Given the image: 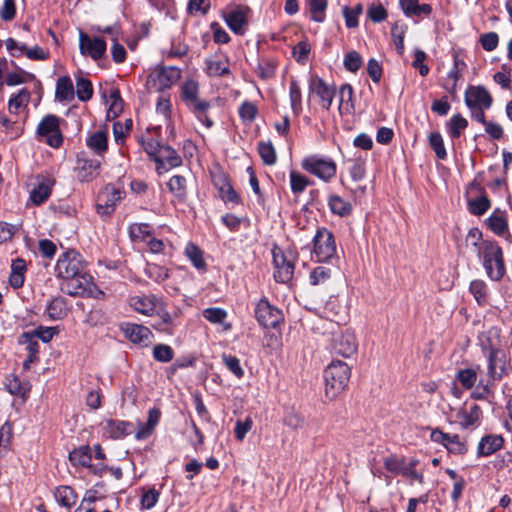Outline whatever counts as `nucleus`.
<instances>
[{
  "mask_svg": "<svg viewBox=\"0 0 512 512\" xmlns=\"http://www.w3.org/2000/svg\"><path fill=\"white\" fill-rule=\"evenodd\" d=\"M56 276L61 278V290L70 296H84L92 292V276L86 270L82 256L74 251L61 255L55 266Z\"/></svg>",
  "mask_w": 512,
  "mask_h": 512,
  "instance_id": "1",
  "label": "nucleus"
},
{
  "mask_svg": "<svg viewBox=\"0 0 512 512\" xmlns=\"http://www.w3.org/2000/svg\"><path fill=\"white\" fill-rule=\"evenodd\" d=\"M477 256L482 260L487 276L494 280H500L505 274V264L503 251L501 247L494 241H482L481 243H473Z\"/></svg>",
  "mask_w": 512,
  "mask_h": 512,
  "instance_id": "2",
  "label": "nucleus"
},
{
  "mask_svg": "<svg viewBox=\"0 0 512 512\" xmlns=\"http://www.w3.org/2000/svg\"><path fill=\"white\" fill-rule=\"evenodd\" d=\"M199 85L194 80H187L181 86V99L195 117L203 123L206 128L213 126V121L208 117L210 103L198 97Z\"/></svg>",
  "mask_w": 512,
  "mask_h": 512,
  "instance_id": "3",
  "label": "nucleus"
},
{
  "mask_svg": "<svg viewBox=\"0 0 512 512\" xmlns=\"http://www.w3.org/2000/svg\"><path fill=\"white\" fill-rule=\"evenodd\" d=\"M350 367L343 361H332L324 370L325 395L334 399L347 386L350 379Z\"/></svg>",
  "mask_w": 512,
  "mask_h": 512,
  "instance_id": "4",
  "label": "nucleus"
},
{
  "mask_svg": "<svg viewBox=\"0 0 512 512\" xmlns=\"http://www.w3.org/2000/svg\"><path fill=\"white\" fill-rule=\"evenodd\" d=\"M337 254L333 233L325 227L318 228L313 237V255L318 262H328Z\"/></svg>",
  "mask_w": 512,
  "mask_h": 512,
  "instance_id": "5",
  "label": "nucleus"
},
{
  "mask_svg": "<svg viewBox=\"0 0 512 512\" xmlns=\"http://www.w3.org/2000/svg\"><path fill=\"white\" fill-rule=\"evenodd\" d=\"M125 191L114 184H107L101 189L97 196L96 212L102 218L110 217L123 198Z\"/></svg>",
  "mask_w": 512,
  "mask_h": 512,
  "instance_id": "6",
  "label": "nucleus"
},
{
  "mask_svg": "<svg viewBox=\"0 0 512 512\" xmlns=\"http://www.w3.org/2000/svg\"><path fill=\"white\" fill-rule=\"evenodd\" d=\"M301 165L305 171L325 182L333 179L337 171L336 163L332 159L317 155L304 158Z\"/></svg>",
  "mask_w": 512,
  "mask_h": 512,
  "instance_id": "7",
  "label": "nucleus"
},
{
  "mask_svg": "<svg viewBox=\"0 0 512 512\" xmlns=\"http://www.w3.org/2000/svg\"><path fill=\"white\" fill-rule=\"evenodd\" d=\"M59 121V117L47 115L41 120L37 127V134L45 138V142L53 148H58L63 142Z\"/></svg>",
  "mask_w": 512,
  "mask_h": 512,
  "instance_id": "8",
  "label": "nucleus"
},
{
  "mask_svg": "<svg viewBox=\"0 0 512 512\" xmlns=\"http://www.w3.org/2000/svg\"><path fill=\"white\" fill-rule=\"evenodd\" d=\"M482 350L488 360V374L495 380L500 379L506 370L505 354L502 350L496 349L490 340L488 343H482Z\"/></svg>",
  "mask_w": 512,
  "mask_h": 512,
  "instance_id": "9",
  "label": "nucleus"
},
{
  "mask_svg": "<svg viewBox=\"0 0 512 512\" xmlns=\"http://www.w3.org/2000/svg\"><path fill=\"white\" fill-rule=\"evenodd\" d=\"M181 70L177 67H161L151 72L148 77V84L156 90L161 91L170 88L178 81Z\"/></svg>",
  "mask_w": 512,
  "mask_h": 512,
  "instance_id": "10",
  "label": "nucleus"
},
{
  "mask_svg": "<svg viewBox=\"0 0 512 512\" xmlns=\"http://www.w3.org/2000/svg\"><path fill=\"white\" fill-rule=\"evenodd\" d=\"M333 351L345 358H349L357 352L358 342L353 331L349 329L334 333L332 339Z\"/></svg>",
  "mask_w": 512,
  "mask_h": 512,
  "instance_id": "11",
  "label": "nucleus"
},
{
  "mask_svg": "<svg viewBox=\"0 0 512 512\" xmlns=\"http://www.w3.org/2000/svg\"><path fill=\"white\" fill-rule=\"evenodd\" d=\"M255 317L258 323L265 328H275L283 320L282 312L272 306L266 298L257 303Z\"/></svg>",
  "mask_w": 512,
  "mask_h": 512,
  "instance_id": "12",
  "label": "nucleus"
},
{
  "mask_svg": "<svg viewBox=\"0 0 512 512\" xmlns=\"http://www.w3.org/2000/svg\"><path fill=\"white\" fill-rule=\"evenodd\" d=\"M106 41L102 37H91L84 32L79 34V49L84 56L97 61L106 55Z\"/></svg>",
  "mask_w": 512,
  "mask_h": 512,
  "instance_id": "13",
  "label": "nucleus"
},
{
  "mask_svg": "<svg viewBox=\"0 0 512 512\" xmlns=\"http://www.w3.org/2000/svg\"><path fill=\"white\" fill-rule=\"evenodd\" d=\"M129 305L140 314L153 316L158 308L163 306V301L154 294H141L130 297Z\"/></svg>",
  "mask_w": 512,
  "mask_h": 512,
  "instance_id": "14",
  "label": "nucleus"
},
{
  "mask_svg": "<svg viewBox=\"0 0 512 512\" xmlns=\"http://www.w3.org/2000/svg\"><path fill=\"white\" fill-rule=\"evenodd\" d=\"M493 99L489 91L483 86H469L465 92V104L469 109H489Z\"/></svg>",
  "mask_w": 512,
  "mask_h": 512,
  "instance_id": "15",
  "label": "nucleus"
},
{
  "mask_svg": "<svg viewBox=\"0 0 512 512\" xmlns=\"http://www.w3.org/2000/svg\"><path fill=\"white\" fill-rule=\"evenodd\" d=\"M430 438L433 442L444 445L452 453L464 454L467 451L465 443L457 434L444 433L439 429H434Z\"/></svg>",
  "mask_w": 512,
  "mask_h": 512,
  "instance_id": "16",
  "label": "nucleus"
},
{
  "mask_svg": "<svg viewBox=\"0 0 512 512\" xmlns=\"http://www.w3.org/2000/svg\"><path fill=\"white\" fill-rule=\"evenodd\" d=\"M101 426L103 435L111 439H120L133 433V424L128 421L107 419Z\"/></svg>",
  "mask_w": 512,
  "mask_h": 512,
  "instance_id": "17",
  "label": "nucleus"
},
{
  "mask_svg": "<svg viewBox=\"0 0 512 512\" xmlns=\"http://www.w3.org/2000/svg\"><path fill=\"white\" fill-rule=\"evenodd\" d=\"M273 262L275 264L274 278L279 283H288L294 274V263L280 251L273 252Z\"/></svg>",
  "mask_w": 512,
  "mask_h": 512,
  "instance_id": "18",
  "label": "nucleus"
},
{
  "mask_svg": "<svg viewBox=\"0 0 512 512\" xmlns=\"http://www.w3.org/2000/svg\"><path fill=\"white\" fill-rule=\"evenodd\" d=\"M100 166V161L96 159L78 157L76 167L77 178L81 182L92 181L99 174Z\"/></svg>",
  "mask_w": 512,
  "mask_h": 512,
  "instance_id": "19",
  "label": "nucleus"
},
{
  "mask_svg": "<svg viewBox=\"0 0 512 512\" xmlns=\"http://www.w3.org/2000/svg\"><path fill=\"white\" fill-rule=\"evenodd\" d=\"M123 332L135 344L148 345L153 337L151 330L140 324L127 323L123 327Z\"/></svg>",
  "mask_w": 512,
  "mask_h": 512,
  "instance_id": "20",
  "label": "nucleus"
},
{
  "mask_svg": "<svg viewBox=\"0 0 512 512\" xmlns=\"http://www.w3.org/2000/svg\"><path fill=\"white\" fill-rule=\"evenodd\" d=\"M55 181L50 177L38 176L37 185L30 191V199L35 205L44 203L51 194Z\"/></svg>",
  "mask_w": 512,
  "mask_h": 512,
  "instance_id": "21",
  "label": "nucleus"
},
{
  "mask_svg": "<svg viewBox=\"0 0 512 512\" xmlns=\"http://www.w3.org/2000/svg\"><path fill=\"white\" fill-rule=\"evenodd\" d=\"M310 89L320 98L321 107L325 110H329L335 96V88L318 78L312 81Z\"/></svg>",
  "mask_w": 512,
  "mask_h": 512,
  "instance_id": "22",
  "label": "nucleus"
},
{
  "mask_svg": "<svg viewBox=\"0 0 512 512\" xmlns=\"http://www.w3.org/2000/svg\"><path fill=\"white\" fill-rule=\"evenodd\" d=\"M206 71L213 77L228 75L230 73L229 58L226 55L215 54L206 60Z\"/></svg>",
  "mask_w": 512,
  "mask_h": 512,
  "instance_id": "23",
  "label": "nucleus"
},
{
  "mask_svg": "<svg viewBox=\"0 0 512 512\" xmlns=\"http://www.w3.org/2000/svg\"><path fill=\"white\" fill-rule=\"evenodd\" d=\"M482 415V411L479 405L473 404L469 407V409L462 408L458 410L456 413V418L458 420L459 425L463 429H467L475 424H477Z\"/></svg>",
  "mask_w": 512,
  "mask_h": 512,
  "instance_id": "24",
  "label": "nucleus"
},
{
  "mask_svg": "<svg viewBox=\"0 0 512 512\" xmlns=\"http://www.w3.org/2000/svg\"><path fill=\"white\" fill-rule=\"evenodd\" d=\"M228 27L236 34L242 35L247 25L246 13L242 9H234L225 16Z\"/></svg>",
  "mask_w": 512,
  "mask_h": 512,
  "instance_id": "25",
  "label": "nucleus"
},
{
  "mask_svg": "<svg viewBox=\"0 0 512 512\" xmlns=\"http://www.w3.org/2000/svg\"><path fill=\"white\" fill-rule=\"evenodd\" d=\"M354 91L350 84H344L339 89V112L350 115L354 112Z\"/></svg>",
  "mask_w": 512,
  "mask_h": 512,
  "instance_id": "26",
  "label": "nucleus"
},
{
  "mask_svg": "<svg viewBox=\"0 0 512 512\" xmlns=\"http://www.w3.org/2000/svg\"><path fill=\"white\" fill-rule=\"evenodd\" d=\"M503 438L498 435H489L481 439L478 444V454L480 456H489L503 446Z\"/></svg>",
  "mask_w": 512,
  "mask_h": 512,
  "instance_id": "27",
  "label": "nucleus"
},
{
  "mask_svg": "<svg viewBox=\"0 0 512 512\" xmlns=\"http://www.w3.org/2000/svg\"><path fill=\"white\" fill-rule=\"evenodd\" d=\"M57 503L67 509H71L77 502L78 495L70 486H59L54 493Z\"/></svg>",
  "mask_w": 512,
  "mask_h": 512,
  "instance_id": "28",
  "label": "nucleus"
},
{
  "mask_svg": "<svg viewBox=\"0 0 512 512\" xmlns=\"http://www.w3.org/2000/svg\"><path fill=\"white\" fill-rule=\"evenodd\" d=\"M168 189L174 197L181 203L187 199V180L182 175H174L168 182Z\"/></svg>",
  "mask_w": 512,
  "mask_h": 512,
  "instance_id": "29",
  "label": "nucleus"
},
{
  "mask_svg": "<svg viewBox=\"0 0 512 512\" xmlns=\"http://www.w3.org/2000/svg\"><path fill=\"white\" fill-rule=\"evenodd\" d=\"M86 144L95 154L102 156L108 149L107 133L104 131L94 132L87 138Z\"/></svg>",
  "mask_w": 512,
  "mask_h": 512,
  "instance_id": "30",
  "label": "nucleus"
},
{
  "mask_svg": "<svg viewBox=\"0 0 512 512\" xmlns=\"http://www.w3.org/2000/svg\"><path fill=\"white\" fill-rule=\"evenodd\" d=\"M69 460L76 467H91L92 451L88 445H83L69 453Z\"/></svg>",
  "mask_w": 512,
  "mask_h": 512,
  "instance_id": "31",
  "label": "nucleus"
},
{
  "mask_svg": "<svg viewBox=\"0 0 512 512\" xmlns=\"http://www.w3.org/2000/svg\"><path fill=\"white\" fill-rule=\"evenodd\" d=\"M486 222L488 227L498 236L503 235L508 230L505 211L500 209H495Z\"/></svg>",
  "mask_w": 512,
  "mask_h": 512,
  "instance_id": "32",
  "label": "nucleus"
},
{
  "mask_svg": "<svg viewBox=\"0 0 512 512\" xmlns=\"http://www.w3.org/2000/svg\"><path fill=\"white\" fill-rule=\"evenodd\" d=\"M5 387L12 395L25 399L30 391L28 383H22L15 375H9L5 379Z\"/></svg>",
  "mask_w": 512,
  "mask_h": 512,
  "instance_id": "33",
  "label": "nucleus"
},
{
  "mask_svg": "<svg viewBox=\"0 0 512 512\" xmlns=\"http://www.w3.org/2000/svg\"><path fill=\"white\" fill-rule=\"evenodd\" d=\"M55 94L59 101H70L74 98V88L69 76H63L57 80Z\"/></svg>",
  "mask_w": 512,
  "mask_h": 512,
  "instance_id": "34",
  "label": "nucleus"
},
{
  "mask_svg": "<svg viewBox=\"0 0 512 512\" xmlns=\"http://www.w3.org/2000/svg\"><path fill=\"white\" fill-rule=\"evenodd\" d=\"M328 206L333 214L340 217L348 216L352 212V205L338 195L329 196Z\"/></svg>",
  "mask_w": 512,
  "mask_h": 512,
  "instance_id": "35",
  "label": "nucleus"
},
{
  "mask_svg": "<svg viewBox=\"0 0 512 512\" xmlns=\"http://www.w3.org/2000/svg\"><path fill=\"white\" fill-rule=\"evenodd\" d=\"M468 126V121L462 117L461 114L453 115L446 123L447 133L452 139H457L461 136L463 130Z\"/></svg>",
  "mask_w": 512,
  "mask_h": 512,
  "instance_id": "36",
  "label": "nucleus"
},
{
  "mask_svg": "<svg viewBox=\"0 0 512 512\" xmlns=\"http://www.w3.org/2000/svg\"><path fill=\"white\" fill-rule=\"evenodd\" d=\"M46 313L52 320L62 319L66 315V305L62 298H54L46 307Z\"/></svg>",
  "mask_w": 512,
  "mask_h": 512,
  "instance_id": "37",
  "label": "nucleus"
},
{
  "mask_svg": "<svg viewBox=\"0 0 512 512\" xmlns=\"http://www.w3.org/2000/svg\"><path fill=\"white\" fill-rule=\"evenodd\" d=\"M289 97L292 111L298 115L302 110V94L298 82L294 79L290 81Z\"/></svg>",
  "mask_w": 512,
  "mask_h": 512,
  "instance_id": "38",
  "label": "nucleus"
},
{
  "mask_svg": "<svg viewBox=\"0 0 512 512\" xmlns=\"http://www.w3.org/2000/svg\"><path fill=\"white\" fill-rule=\"evenodd\" d=\"M30 100V92L23 88L17 94L13 95L8 103V109L10 113L17 114L18 110L26 106Z\"/></svg>",
  "mask_w": 512,
  "mask_h": 512,
  "instance_id": "39",
  "label": "nucleus"
},
{
  "mask_svg": "<svg viewBox=\"0 0 512 512\" xmlns=\"http://www.w3.org/2000/svg\"><path fill=\"white\" fill-rule=\"evenodd\" d=\"M158 157L167 163L168 168H176L182 165V158L170 146L164 145Z\"/></svg>",
  "mask_w": 512,
  "mask_h": 512,
  "instance_id": "40",
  "label": "nucleus"
},
{
  "mask_svg": "<svg viewBox=\"0 0 512 512\" xmlns=\"http://www.w3.org/2000/svg\"><path fill=\"white\" fill-rule=\"evenodd\" d=\"M258 153L266 165H274L277 160V155L274 146L270 141H260L258 143Z\"/></svg>",
  "mask_w": 512,
  "mask_h": 512,
  "instance_id": "41",
  "label": "nucleus"
},
{
  "mask_svg": "<svg viewBox=\"0 0 512 512\" xmlns=\"http://www.w3.org/2000/svg\"><path fill=\"white\" fill-rule=\"evenodd\" d=\"M326 8L327 0H310L309 10L311 19L315 22L322 23L325 20Z\"/></svg>",
  "mask_w": 512,
  "mask_h": 512,
  "instance_id": "42",
  "label": "nucleus"
},
{
  "mask_svg": "<svg viewBox=\"0 0 512 512\" xmlns=\"http://www.w3.org/2000/svg\"><path fill=\"white\" fill-rule=\"evenodd\" d=\"M469 290L479 305L486 303L487 286L483 280H473L470 283Z\"/></svg>",
  "mask_w": 512,
  "mask_h": 512,
  "instance_id": "43",
  "label": "nucleus"
},
{
  "mask_svg": "<svg viewBox=\"0 0 512 512\" xmlns=\"http://www.w3.org/2000/svg\"><path fill=\"white\" fill-rule=\"evenodd\" d=\"M429 144L438 159L444 160L447 157L444 141L439 132H432L429 135Z\"/></svg>",
  "mask_w": 512,
  "mask_h": 512,
  "instance_id": "44",
  "label": "nucleus"
},
{
  "mask_svg": "<svg viewBox=\"0 0 512 512\" xmlns=\"http://www.w3.org/2000/svg\"><path fill=\"white\" fill-rule=\"evenodd\" d=\"M76 93L80 101H87L92 98L93 87L90 80L85 78H78L76 82Z\"/></svg>",
  "mask_w": 512,
  "mask_h": 512,
  "instance_id": "45",
  "label": "nucleus"
},
{
  "mask_svg": "<svg viewBox=\"0 0 512 512\" xmlns=\"http://www.w3.org/2000/svg\"><path fill=\"white\" fill-rule=\"evenodd\" d=\"M185 254L197 269L205 267L202 251L196 245L189 243L185 248Z\"/></svg>",
  "mask_w": 512,
  "mask_h": 512,
  "instance_id": "46",
  "label": "nucleus"
},
{
  "mask_svg": "<svg viewBox=\"0 0 512 512\" xmlns=\"http://www.w3.org/2000/svg\"><path fill=\"white\" fill-rule=\"evenodd\" d=\"M129 235L133 241H145L150 237L149 225L146 223H134L129 227Z\"/></svg>",
  "mask_w": 512,
  "mask_h": 512,
  "instance_id": "47",
  "label": "nucleus"
},
{
  "mask_svg": "<svg viewBox=\"0 0 512 512\" xmlns=\"http://www.w3.org/2000/svg\"><path fill=\"white\" fill-rule=\"evenodd\" d=\"M147 276L157 283H162L169 278V270L157 264L148 265L146 268Z\"/></svg>",
  "mask_w": 512,
  "mask_h": 512,
  "instance_id": "48",
  "label": "nucleus"
},
{
  "mask_svg": "<svg viewBox=\"0 0 512 512\" xmlns=\"http://www.w3.org/2000/svg\"><path fill=\"white\" fill-rule=\"evenodd\" d=\"M153 357L156 361L167 363L174 357L173 349L166 344H157L153 348Z\"/></svg>",
  "mask_w": 512,
  "mask_h": 512,
  "instance_id": "49",
  "label": "nucleus"
},
{
  "mask_svg": "<svg viewBox=\"0 0 512 512\" xmlns=\"http://www.w3.org/2000/svg\"><path fill=\"white\" fill-rule=\"evenodd\" d=\"M18 343L20 345H25L28 354H30L32 356H38V353H39V343L34 338L33 333L24 332L19 337Z\"/></svg>",
  "mask_w": 512,
  "mask_h": 512,
  "instance_id": "50",
  "label": "nucleus"
},
{
  "mask_svg": "<svg viewBox=\"0 0 512 512\" xmlns=\"http://www.w3.org/2000/svg\"><path fill=\"white\" fill-rule=\"evenodd\" d=\"M456 379L465 389H471L477 381V373L473 369H462L457 372Z\"/></svg>",
  "mask_w": 512,
  "mask_h": 512,
  "instance_id": "51",
  "label": "nucleus"
},
{
  "mask_svg": "<svg viewBox=\"0 0 512 512\" xmlns=\"http://www.w3.org/2000/svg\"><path fill=\"white\" fill-rule=\"evenodd\" d=\"M490 208V200L486 195H482L476 199L469 201L470 212L474 215L481 216Z\"/></svg>",
  "mask_w": 512,
  "mask_h": 512,
  "instance_id": "52",
  "label": "nucleus"
},
{
  "mask_svg": "<svg viewBox=\"0 0 512 512\" xmlns=\"http://www.w3.org/2000/svg\"><path fill=\"white\" fill-rule=\"evenodd\" d=\"M291 190L295 195L301 194L309 185V180L295 171L290 173Z\"/></svg>",
  "mask_w": 512,
  "mask_h": 512,
  "instance_id": "53",
  "label": "nucleus"
},
{
  "mask_svg": "<svg viewBox=\"0 0 512 512\" xmlns=\"http://www.w3.org/2000/svg\"><path fill=\"white\" fill-rule=\"evenodd\" d=\"M222 361L226 368L231 371L237 378L243 377L244 370L241 367L240 360L236 356L223 354Z\"/></svg>",
  "mask_w": 512,
  "mask_h": 512,
  "instance_id": "54",
  "label": "nucleus"
},
{
  "mask_svg": "<svg viewBox=\"0 0 512 512\" xmlns=\"http://www.w3.org/2000/svg\"><path fill=\"white\" fill-rule=\"evenodd\" d=\"M406 32L405 26H399L398 23H395L391 28V35L393 38V42L395 44L397 53L399 55H403L404 53V36Z\"/></svg>",
  "mask_w": 512,
  "mask_h": 512,
  "instance_id": "55",
  "label": "nucleus"
},
{
  "mask_svg": "<svg viewBox=\"0 0 512 512\" xmlns=\"http://www.w3.org/2000/svg\"><path fill=\"white\" fill-rule=\"evenodd\" d=\"M109 98L111 103L109 105L107 114L109 117H117L123 110V101L121 99L119 90H111Z\"/></svg>",
  "mask_w": 512,
  "mask_h": 512,
  "instance_id": "56",
  "label": "nucleus"
},
{
  "mask_svg": "<svg viewBox=\"0 0 512 512\" xmlns=\"http://www.w3.org/2000/svg\"><path fill=\"white\" fill-rule=\"evenodd\" d=\"M330 277L331 269L324 266H318L310 273V283L312 285L324 284L330 279Z\"/></svg>",
  "mask_w": 512,
  "mask_h": 512,
  "instance_id": "57",
  "label": "nucleus"
},
{
  "mask_svg": "<svg viewBox=\"0 0 512 512\" xmlns=\"http://www.w3.org/2000/svg\"><path fill=\"white\" fill-rule=\"evenodd\" d=\"M203 317L210 323L220 324L226 319L227 312L222 308L211 307L203 311Z\"/></svg>",
  "mask_w": 512,
  "mask_h": 512,
  "instance_id": "58",
  "label": "nucleus"
},
{
  "mask_svg": "<svg viewBox=\"0 0 512 512\" xmlns=\"http://www.w3.org/2000/svg\"><path fill=\"white\" fill-rule=\"evenodd\" d=\"M140 143L143 149L149 155L150 159L158 157L160 150L164 146L157 139L154 138L142 139Z\"/></svg>",
  "mask_w": 512,
  "mask_h": 512,
  "instance_id": "59",
  "label": "nucleus"
},
{
  "mask_svg": "<svg viewBox=\"0 0 512 512\" xmlns=\"http://www.w3.org/2000/svg\"><path fill=\"white\" fill-rule=\"evenodd\" d=\"M362 65V57L356 51L348 52L344 57V67L350 72H356Z\"/></svg>",
  "mask_w": 512,
  "mask_h": 512,
  "instance_id": "60",
  "label": "nucleus"
},
{
  "mask_svg": "<svg viewBox=\"0 0 512 512\" xmlns=\"http://www.w3.org/2000/svg\"><path fill=\"white\" fill-rule=\"evenodd\" d=\"M159 492L155 488H150L143 492L141 496V506L143 509L153 508L159 500Z\"/></svg>",
  "mask_w": 512,
  "mask_h": 512,
  "instance_id": "61",
  "label": "nucleus"
},
{
  "mask_svg": "<svg viewBox=\"0 0 512 512\" xmlns=\"http://www.w3.org/2000/svg\"><path fill=\"white\" fill-rule=\"evenodd\" d=\"M34 338L41 339L44 343H48L52 340V338L58 333L56 327H43L40 326L34 331H32Z\"/></svg>",
  "mask_w": 512,
  "mask_h": 512,
  "instance_id": "62",
  "label": "nucleus"
},
{
  "mask_svg": "<svg viewBox=\"0 0 512 512\" xmlns=\"http://www.w3.org/2000/svg\"><path fill=\"white\" fill-rule=\"evenodd\" d=\"M310 51V44L306 41H301L293 48V56L297 62L305 63Z\"/></svg>",
  "mask_w": 512,
  "mask_h": 512,
  "instance_id": "63",
  "label": "nucleus"
},
{
  "mask_svg": "<svg viewBox=\"0 0 512 512\" xmlns=\"http://www.w3.org/2000/svg\"><path fill=\"white\" fill-rule=\"evenodd\" d=\"M239 115L243 121H253L257 115V107L249 101H245L239 107Z\"/></svg>",
  "mask_w": 512,
  "mask_h": 512,
  "instance_id": "64",
  "label": "nucleus"
}]
</instances>
